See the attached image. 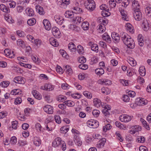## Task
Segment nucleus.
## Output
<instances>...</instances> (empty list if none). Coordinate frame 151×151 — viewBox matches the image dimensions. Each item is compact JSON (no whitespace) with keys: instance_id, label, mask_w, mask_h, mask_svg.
Listing matches in <instances>:
<instances>
[{"instance_id":"27","label":"nucleus","mask_w":151,"mask_h":151,"mask_svg":"<svg viewBox=\"0 0 151 151\" xmlns=\"http://www.w3.org/2000/svg\"><path fill=\"white\" fill-rule=\"evenodd\" d=\"M81 27L84 30H87L89 28V23L87 22H84L82 23Z\"/></svg>"},{"instance_id":"57","label":"nucleus","mask_w":151,"mask_h":151,"mask_svg":"<svg viewBox=\"0 0 151 151\" xmlns=\"http://www.w3.org/2000/svg\"><path fill=\"white\" fill-rule=\"evenodd\" d=\"M78 67L84 70L87 69L88 67L87 65L83 64H81L79 65L78 66Z\"/></svg>"},{"instance_id":"30","label":"nucleus","mask_w":151,"mask_h":151,"mask_svg":"<svg viewBox=\"0 0 151 151\" xmlns=\"http://www.w3.org/2000/svg\"><path fill=\"white\" fill-rule=\"evenodd\" d=\"M17 44L19 46L22 48L25 47V42L21 39H18L17 41Z\"/></svg>"},{"instance_id":"2","label":"nucleus","mask_w":151,"mask_h":151,"mask_svg":"<svg viewBox=\"0 0 151 151\" xmlns=\"http://www.w3.org/2000/svg\"><path fill=\"white\" fill-rule=\"evenodd\" d=\"M87 123L88 127L92 128H96L99 125V122L96 120L93 119L88 120Z\"/></svg>"},{"instance_id":"43","label":"nucleus","mask_w":151,"mask_h":151,"mask_svg":"<svg viewBox=\"0 0 151 151\" xmlns=\"http://www.w3.org/2000/svg\"><path fill=\"white\" fill-rule=\"evenodd\" d=\"M73 21L74 22H76L77 23V22H78L79 23H80L81 22H82L83 21V19L81 17H74L73 19Z\"/></svg>"},{"instance_id":"5","label":"nucleus","mask_w":151,"mask_h":151,"mask_svg":"<svg viewBox=\"0 0 151 151\" xmlns=\"http://www.w3.org/2000/svg\"><path fill=\"white\" fill-rule=\"evenodd\" d=\"M133 16L135 19L137 21L140 20L142 18V13L140 9L134 11Z\"/></svg>"},{"instance_id":"21","label":"nucleus","mask_w":151,"mask_h":151,"mask_svg":"<svg viewBox=\"0 0 151 151\" xmlns=\"http://www.w3.org/2000/svg\"><path fill=\"white\" fill-rule=\"evenodd\" d=\"M36 9L37 12L39 13L40 15H43L45 12L43 10L42 7L39 5H37L36 6Z\"/></svg>"},{"instance_id":"31","label":"nucleus","mask_w":151,"mask_h":151,"mask_svg":"<svg viewBox=\"0 0 151 151\" xmlns=\"http://www.w3.org/2000/svg\"><path fill=\"white\" fill-rule=\"evenodd\" d=\"M33 142L36 146H39L41 144V141L39 138L35 137H34Z\"/></svg>"},{"instance_id":"36","label":"nucleus","mask_w":151,"mask_h":151,"mask_svg":"<svg viewBox=\"0 0 151 151\" xmlns=\"http://www.w3.org/2000/svg\"><path fill=\"white\" fill-rule=\"evenodd\" d=\"M140 120L141 122H142L143 124L144 125V127L146 129L148 130H150V128L149 126V125L147 124V123L146 121H145L142 118H141L140 119Z\"/></svg>"},{"instance_id":"26","label":"nucleus","mask_w":151,"mask_h":151,"mask_svg":"<svg viewBox=\"0 0 151 151\" xmlns=\"http://www.w3.org/2000/svg\"><path fill=\"white\" fill-rule=\"evenodd\" d=\"M56 22L59 25H62L63 23L64 19L61 17L59 16L57 17L55 19Z\"/></svg>"},{"instance_id":"50","label":"nucleus","mask_w":151,"mask_h":151,"mask_svg":"<svg viewBox=\"0 0 151 151\" xmlns=\"http://www.w3.org/2000/svg\"><path fill=\"white\" fill-rule=\"evenodd\" d=\"M92 50L96 52H98V45L96 44L93 45L91 47Z\"/></svg>"},{"instance_id":"3","label":"nucleus","mask_w":151,"mask_h":151,"mask_svg":"<svg viewBox=\"0 0 151 151\" xmlns=\"http://www.w3.org/2000/svg\"><path fill=\"white\" fill-rule=\"evenodd\" d=\"M96 4L93 0H88L86 8L90 11H93L95 8Z\"/></svg>"},{"instance_id":"45","label":"nucleus","mask_w":151,"mask_h":151,"mask_svg":"<svg viewBox=\"0 0 151 151\" xmlns=\"http://www.w3.org/2000/svg\"><path fill=\"white\" fill-rule=\"evenodd\" d=\"M66 97L62 95H59L58 98L57 100L59 101L63 102L66 99Z\"/></svg>"},{"instance_id":"37","label":"nucleus","mask_w":151,"mask_h":151,"mask_svg":"<svg viewBox=\"0 0 151 151\" xmlns=\"http://www.w3.org/2000/svg\"><path fill=\"white\" fill-rule=\"evenodd\" d=\"M32 42H33V43L38 47H39L42 43V41L38 39H36L34 41H32Z\"/></svg>"},{"instance_id":"33","label":"nucleus","mask_w":151,"mask_h":151,"mask_svg":"<svg viewBox=\"0 0 151 151\" xmlns=\"http://www.w3.org/2000/svg\"><path fill=\"white\" fill-rule=\"evenodd\" d=\"M95 72L97 75H101L104 73V70L102 68H98L95 70Z\"/></svg>"},{"instance_id":"12","label":"nucleus","mask_w":151,"mask_h":151,"mask_svg":"<svg viewBox=\"0 0 151 151\" xmlns=\"http://www.w3.org/2000/svg\"><path fill=\"white\" fill-rule=\"evenodd\" d=\"M111 37L113 41L115 43H117L119 42L120 37L118 34L114 32L111 34Z\"/></svg>"},{"instance_id":"52","label":"nucleus","mask_w":151,"mask_h":151,"mask_svg":"<svg viewBox=\"0 0 151 151\" xmlns=\"http://www.w3.org/2000/svg\"><path fill=\"white\" fill-rule=\"evenodd\" d=\"M145 139L143 136H140L138 137L137 139L138 142L139 143H143L145 141Z\"/></svg>"},{"instance_id":"54","label":"nucleus","mask_w":151,"mask_h":151,"mask_svg":"<svg viewBox=\"0 0 151 151\" xmlns=\"http://www.w3.org/2000/svg\"><path fill=\"white\" fill-rule=\"evenodd\" d=\"M13 94L14 95H18L21 93V91L19 89H15L12 90Z\"/></svg>"},{"instance_id":"16","label":"nucleus","mask_w":151,"mask_h":151,"mask_svg":"<svg viewBox=\"0 0 151 151\" xmlns=\"http://www.w3.org/2000/svg\"><path fill=\"white\" fill-rule=\"evenodd\" d=\"M132 6L134 9V11L140 9V5L137 1L134 0L133 1Z\"/></svg>"},{"instance_id":"56","label":"nucleus","mask_w":151,"mask_h":151,"mask_svg":"<svg viewBox=\"0 0 151 151\" xmlns=\"http://www.w3.org/2000/svg\"><path fill=\"white\" fill-rule=\"evenodd\" d=\"M68 128H66L65 127H61L60 129L61 133H66L68 131Z\"/></svg>"},{"instance_id":"24","label":"nucleus","mask_w":151,"mask_h":151,"mask_svg":"<svg viewBox=\"0 0 151 151\" xmlns=\"http://www.w3.org/2000/svg\"><path fill=\"white\" fill-rule=\"evenodd\" d=\"M103 39L104 40L106 41L108 43H110L111 39L107 33H105L103 35Z\"/></svg>"},{"instance_id":"13","label":"nucleus","mask_w":151,"mask_h":151,"mask_svg":"<svg viewBox=\"0 0 151 151\" xmlns=\"http://www.w3.org/2000/svg\"><path fill=\"white\" fill-rule=\"evenodd\" d=\"M43 23L44 25L45 29L47 30H49L51 27V25L49 21L46 19H45L43 20Z\"/></svg>"},{"instance_id":"41","label":"nucleus","mask_w":151,"mask_h":151,"mask_svg":"<svg viewBox=\"0 0 151 151\" xmlns=\"http://www.w3.org/2000/svg\"><path fill=\"white\" fill-rule=\"evenodd\" d=\"M63 103H64L65 105L69 106H73L75 104V103L73 101L70 100L66 101L64 102Z\"/></svg>"},{"instance_id":"40","label":"nucleus","mask_w":151,"mask_h":151,"mask_svg":"<svg viewBox=\"0 0 151 151\" xmlns=\"http://www.w3.org/2000/svg\"><path fill=\"white\" fill-rule=\"evenodd\" d=\"M139 72L141 76H143L145 74V69L143 67H140L139 70Z\"/></svg>"},{"instance_id":"28","label":"nucleus","mask_w":151,"mask_h":151,"mask_svg":"<svg viewBox=\"0 0 151 151\" xmlns=\"http://www.w3.org/2000/svg\"><path fill=\"white\" fill-rule=\"evenodd\" d=\"M74 141L76 143L78 146H81L82 144V142L81 140L79 138V137L78 136H74Z\"/></svg>"},{"instance_id":"58","label":"nucleus","mask_w":151,"mask_h":151,"mask_svg":"<svg viewBox=\"0 0 151 151\" xmlns=\"http://www.w3.org/2000/svg\"><path fill=\"white\" fill-rule=\"evenodd\" d=\"M100 113V111L99 110H94L93 111L92 114L94 116L96 117H97L99 116Z\"/></svg>"},{"instance_id":"62","label":"nucleus","mask_w":151,"mask_h":151,"mask_svg":"<svg viewBox=\"0 0 151 151\" xmlns=\"http://www.w3.org/2000/svg\"><path fill=\"white\" fill-rule=\"evenodd\" d=\"M122 16V18L123 20H125L127 21V15L125 14V13L123 10L122 11H121L120 12Z\"/></svg>"},{"instance_id":"49","label":"nucleus","mask_w":151,"mask_h":151,"mask_svg":"<svg viewBox=\"0 0 151 151\" xmlns=\"http://www.w3.org/2000/svg\"><path fill=\"white\" fill-rule=\"evenodd\" d=\"M145 11L146 14L149 16H151V8L150 7H147L145 9Z\"/></svg>"},{"instance_id":"35","label":"nucleus","mask_w":151,"mask_h":151,"mask_svg":"<svg viewBox=\"0 0 151 151\" xmlns=\"http://www.w3.org/2000/svg\"><path fill=\"white\" fill-rule=\"evenodd\" d=\"M93 102L94 105L97 107H100L101 104V101L97 98H95L93 99Z\"/></svg>"},{"instance_id":"10","label":"nucleus","mask_w":151,"mask_h":151,"mask_svg":"<svg viewBox=\"0 0 151 151\" xmlns=\"http://www.w3.org/2000/svg\"><path fill=\"white\" fill-rule=\"evenodd\" d=\"M142 27L144 31H147L149 29V23L147 19H145L143 20L142 23Z\"/></svg>"},{"instance_id":"25","label":"nucleus","mask_w":151,"mask_h":151,"mask_svg":"<svg viewBox=\"0 0 151 151\" xmlns=\"http://www.w3.org/2000/svg\"><path fill=\"white\" fill-rule=\"evenodd\" d=\"M68 47L69 49L72 51L75 52L76 50V46L73 42L70 43L68 45Z\"/></svg>"},{"instance_id":"61","label":"nucleus","mask_w":151,"mask_h":151,"mask_svg":"<svg viewBox=\"0 0 151 151\" xmlns=\"http://www.w3.org/2000/svg\"><path fill=\"white\" fill-rule=\"evenodd\" d=\"M77 50L79 54H82L83 53V47L81 45H78L77 46Z\"/></svg>"},{"instance_id":"64","label":"nucleus","mask_w":151,"mask_h":151,"mask_svg":"<svg viewBox=\"0 0 151 151\" xmlns=\"http://www.w3.org/2000/svg\"><path fill=\"white\" fill-rule=\"evenodd\" d=\"M71 96L75 99H79L81 97V95L79 93L73 94Z\"/></svg>"},{"instance_id":"60","label":"nucleus","mask_w":151,"mask_h":151,"mask_svg":"<svg viewBox=\"0 0 151 151\" xmlns=\"http://www.w3.org/2000/svg\"><path fill=\"white\" fill-rule=\"evenodd\" d=\"M78 61L79 63L81 64H83L86 62V59L84 57L82 56L79 58Z\"/></svg>"},{"instance_id":"39","label":"nucleus","mask_w":151,"mask_h":151,"mask_svg":"<svg viewBox=\"0 0 151 151\" xmlns=\"http://www.w3.org/2000/svg\"><path fill=\"white\" fill-rule=\"evenodd\" d=\"M36 20L34 18L29 19L27 21V24L30 26H32L36 22Z\"/></svg>"},{"instance_id":"4","label":"nucleus","mask_w":151,"mask_h":151,"mask_svg":"<svg viewBox=\"0 0 151 151\" xmlns=\"http://www.w3.org/2000/svg\"><path fill=\"white\" fill-rule=\"evenodd\" d=\"M52 32L53 35L57 38H59L61 36V33L59 29L55 27L52 28Z\"/></svg>"},{"instance_id":"59","label":"nucleus","mask_w":151,"mask_h":151,"mask_svg":"<svg viewBox=\"0 0 151 151\" xmlns=\"http://www.w3.org/2000/svg\"><path fill=\"white\" fill-rule=\"evenodd\" d=\"M9 83L8 81H4L1 83L0 85L2 87H7L9 86Z\"/></svg>"},{"instance_id":"23","label":"nucleus","mask_w":151,"mask_h":151,"mask_svg":"<svg viewBox=\"0 0 151 151\" xmlns=\"http://www.w3.org/2000/svg\"><path fill=\"white\" fill-rule=\"evenodd\" d=\"M0 9L3 12L8 13L10 12V9L8 7H7L5 5L2 4L0 5Z\"/></svg>"},{"instance_id":"46","label":"nucleus","mask_w":151,"mask_h":151,"mask_svg":"<svg viewBox=\"0 0 151 151\" xmlns=\"http://www.w3.org/2000/svg\"><path fill=\"white\" fill-rule=\"evenodd\" d=\"M55 122L58 124H60L61 122L60 117L59 115H55L54 117Z\"/></svg>"},{"instance_id":"22","label":"nucleus","mask_w":151,"mask_h":151,"mask_svg":"<svg viewBox=\"0 0 151 151\" xmlns=\"http://www.w3.org/2000/svg\"><path fill=\"white\" fill-rule=\"evenodd\" d=\"M65 17L67 18H74V14L73 12L70 11H66L65 14Z\"/></svg>"},{"instance_id":"9","label":"nucleus","mask_w":151,"mask_h":151,"mask_svg":"<svg viewBox=\"0 0 151 151\" xmlns=\"http://www.w3.org/2000/svg\"><path fill=\"white\" fill-rule=\"evenodd\" d=\"M44 111L47 113L49 114H52L53 113V108L50 105H47L44 106L43 108Z\"/></svg>"},{"instance_id":"53","label":"nucleus","mask_w":151,"mask_h":151,"mask_svg":"<svg viewBox=\"0 0 151 151\" xmlns=\"http://www.w3.org/2000/svg\"><path fill=\"white\" fill-rule=\"evenodd\" d=\"M32 52L31 48L29 46H27L26 47V55L29 56Z\"/></svg>"},{"instance_id":"1","label":"nucleus","mask_w":151,"mask_h":151,"mask_svg":"<svg viewBox=\"0 0 151 151\" xmlns=\"http://www.w3.org/2000/svg\"><path fill=\"white\" fill-rule=\"evenodd\" d=\"M120 37L124 44L129 48L133 49L135 47L133 40L127 34L124 32H121Z\"/></svg>"},{"instance_id":"11","label":"nucleus","mask_w":151,"mask_h":151,"mask_svg":"<svg viewBox=\"0 0 151 151\" xmlns=\"http://www.w3.org/2000/svg\"><path fill=\"white\" fill-rule=\"evenodd\" d=\"M76 6L73 7L74 12L76 14H82L83 12L82 9L79 7V4L77 1L75 4Z\"/></svg>"},{"instance_id":"19","label":"nucleus","mask_w":151,"mask_h":151,"mask_svg":"<svg viewBox=\"0 0 151 151\" xmlns=\"http://www.w3.org/2000/svg\"><path fill=\"white\" fill-rule=\"evenodd\" d=\"M106 139L105 138H103L100 140L99 141L100 143L96 145V147L98 148H100L102 147H104V144L106 142Z\"/></svg>"},{"instance_id":"55","label":"nucleus","mask_w":151,"mask_h":151,"mask_svg":"<svg viewBox=\"0 0 151 151\" xmlns=\"http://www.w3.org/2000/svg\"><path fill=\"white\" fill-rule=\"evenodd\" d=\"M87 75L84 73H80L78 76V79L80 80L84 79L86 77H87Z\"/></svg>"},{"instance_id":"47","label":"nucleus","mask_w":151,"mask_h":151,"mask_svg":"<svg viewBox=\"0 0 151 151\" xmlns=\"http://www.w3.org/2000/svg\"><path fill=\"white\" fill-rule=\"evenodd\" d=\"M112 126L109 124L104 126L103 127V130L104 132H106L107 130H109L111 128Z\"/></svg>"},{"instance_id":"18","label":"nucleus","mask_w":151,"mask_h":151,"mask_svg":"<svg viewBox=\"0 0 151 151\" xmlns=\"http://www.w3.org/2000/svg\"><path fill=\"white\" fill-rule=\"evenodd\" d=\"M64 70L69 75H71L73 73V70L71 67L68 65H65L64 67Z\"/></svg>"},{"instance_id":"8","label":"nucleus","mask_w":151,"mask_h":151,"mask_svg":"<svg viewBox=\"0 0 151 151\" xmlns=\"http://www.w3.org/2000/svg\"><path fill=\"white\" fill-rule=\"evenodd\" d=\"M25 79L22 77L18 76L15 78L14 81L16 83L24 84L25 83Z\"/></svg>"},{"instance_id":"32","label":"nucleus","mask_w":151,"mask_h":151,"mask_svg":"<svg viewBox=\"0 0 151 151\" xmlns=\"http://www.w3.org/2000/svg\"><path fill=\"white\" fill-rule=\"evenodd\" d=\"M69 29L74 31H78L79 29V27L74 24H70L69 26Z\"/></svg>"},{"instance_id":"44","label":"nucleus","mask_w":151,"mask_h":151,"mask_svg":"<svg viewBox=\"0 0 151 151\" xmlns=\"http://www.w3.org/2000/svg\"><path fill=\"white\" fill-rule=\"evenodd\" d=\"M109 11V9L105 11H103L101 13L102 15L105 17L109 16L110 15V13Z\"/></svg>"},{"instance_id":"14","label":"nucleus","mask_w":151,"mask_h":151,"mask_svg":"<svg viewBox=\"0 0 151 151\" xmlns=\"http://www.w3.org/2000/svg\"><path fill=\"white\" fill-rule=\"evenodd\" d=\"M136 103L139 106H142L143 105H145L147 104V101L143 99L138 98L136 99Z\"/></svg>"},{"instance_id":"6","label":"nucleus","mask_w":151,"mask_h":151,"mask_svg":"<svg viewBox=\"0 0 151 151\" xmlns=\"http://www.w3.org/2000/svg\"><path fill=\"white\" fill-rule=\"evenodd\" d=\"M119 119L122 122H126L130 121L131 119V117L129 115L124 114L120 116Z\"/></svg>"},{"instance_id":"42","label":"nucleus","mask_w":151,"mask_h":151,"mask_svg":"<svg viewBox=\"0 0 151 151\" xmlns=\"http://www.w3.org/2000/svg\"><path fill=\"white\" fill-rule=\"evenodd\" d=\"M143 39L141 35H139L138 36V41L139 45L140 46H142L143 45L144 43L143 42L144 41H142Z\"/></svg>"},{"instance_id":"17","label":"nucleus","mask_w":151,"mask_h":151,"mask_svg":"<svg viewBox=\"0 0 151 151\" xmlns=\"http://www.w3.org/2000/svg\"><path fill=\"white\" fill-rule=\"evenodd\" d=\"M99 83L103 85H109L111 83L110 80L105 79H102L99 80Z\"/></svg>"},{"instance_id":"20","label":"nucleus","mask_w":151,"mask_h":151,"mask_svg":"<svg viewBox=\"0 0 151 151\" xmlns=\"http://www.w3.org/2000/svg\"><path fill=\"white\" fill-rule=\"evenodd\" d=\"M49 42L50 44L53 46L57 47L59 45L58 43L56 40L52 37L50 39Z\"/></svg>"},{"instance_id":"29","label":"nucleus","mask_w":151,"mask_h":151,"mask_svg":"<svg viewBox=\"0 0 151 151\" xmlns=\"http://www.w3.org/2000/svg\"><path fill=\"white\" fill-rule=\"evenodd\" d=\"M26 13L29 16H32L34 15L33 10L31 8H27L25 10Z\"/></svg>"},{"instance_id":"48","label":"nucleus","mask_w":151,"mask_h":151,"mask_svg":"<svg viewBox=\"0 0 151 151\" xmlns=\"http://www.w3.org/2000/svg\"><path fill=\"white\" fill-rule=\"evenodd\" d=\"M83 94L88 98L90 99L92 98V95L87 91H84L83 93Z\"/></svg>"},{"instance_id":"34","label":"nucleus","mask_w":151,"mask_h":151,"mask_svg":"<svg viewBox=\"0 0 151 151\" xmlns=\"http://www.w3.org/2000/svg\"><path fill=\"white\" fill-rule=\"evenodd\" d=\"M105 28V27L104 24H100L97 30L99 32L101 33L104 32Z\"/></svg>"},{"instance_id":"38","label":"nucleus","mask_w":151,"mask_h":151,"mask_svg":"<svg viewBox=\"0 0 151 151\" xmlns=\"http://www.w3.org/2000/svg\"><path fill=\"white\" fill-rule=\"evenodd\" d=\"M44 88L45 90L52 91L54 89V87L50 84H46L45 85Z\"/></svg>"},{"instance_id":"7","label":"nucleus","mask_w":151,"mask_h":151,"mask_svg":"<svg viewBox=\"0 0 151 151\" xmlns=\"http://www.w3.org/2000/svg\"><path fill=\"white\" fill-rule=\"evenodd\" d=\"M61 138L59 137L56 138L52 143V146L54 147L60 146L62 143Z\"/></svg>"},{"instance_id":"51","label":"nucleus","mask_w":151,"mask_h":151,"mask_svg":"<svg viewBox=\"0 0 151 151\" xmlns=\"http://www.w3.org/2000/svg\"><path fill=\"white\" fill-rule=\"evenodd\" d=\"M102 112L105 116L107 117L109 116L110 114V113L109 111H108V109H104L102 110Z\"/></svg>"},{"instance_id":"15","label":"nucleus","mask_w":151,"mask_h":151,"mask_svg":"<svg viewBox=\"0 0 151 151\" xmlns=\"http://www.w3.org/2000/svg\"><path fill=\"white\" fill-rule=\"evenodd\" d=\"M4 52L6 55L7 56H9V58H14V56H15L14 52L12 51V53H11V51L9 49H6L4 50Z\"/></svg>"},{"instance_id":"63","label":"nucleus","mask_w":151,"mask_h":151,"mask_svg":"<svg viewBox=\"0 0 151 151\" xmlns=\"http://www.w3.org/2000/svg\"><path fill=\"white\" fill-rule=\"evenodd\" d=\"M56 70L57 72L60 74H62L63 73V70L62 68L59 66H57L56 68Z\"/></svg>"}]
</instances>
